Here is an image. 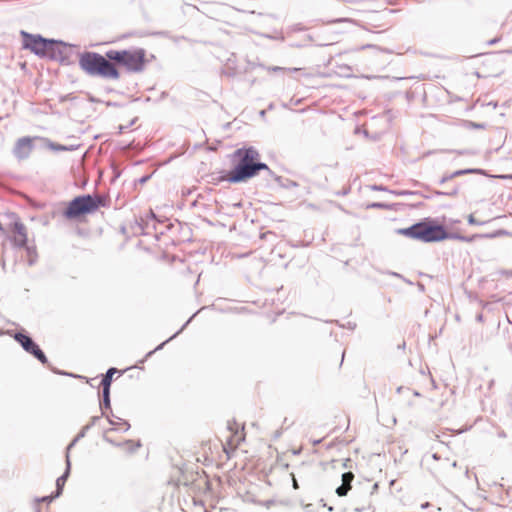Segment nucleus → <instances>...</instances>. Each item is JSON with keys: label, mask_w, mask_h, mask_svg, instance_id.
Instances as JSON below:
<instances>
[{"label": "nucleus", "mask_w": 512, "mask_h": 512, "mask_svg": "<svg viewBox=\"0 0 512 512\" xmlns=\"http://www.w3.org/2000/svg\"><path fill=\"white\" fill-rule=\"evenodd\" d=\"M233 158L237 160L235 167L228 173L227 180L231 183L247 181L261 170H268L265 163L260 162V154L254 147L237 149Z\"/></svg>", "instance_id": "f257e3e1"}, {"label": "nucleus", "mask_w": 512, "mask_h": 512, "mask_svg": "<svg viewBox=\"0 0 512 512\" xmlns=\"http://www.w3.org/2000/svg\"><path fill=\"white\" fill-rule=\"evenodd\" d=\"M79 67L88 75L117 80L120 72L107 56L96 52H84L79 55Z\"/></svg>", "instance_id": "f03ea898"}, {"label": "nucleus", "mask_w": 512, "mask_h": 512, "mask_svg": "<svg viewBox=\"0 0 512 512\" xmlns=\"http://www.w3.org/2000/svg\"><path fill=\"white\" fill-rule=\"evenodd\" d=\"M397 233L425 243L439 242L451 237L443 225L430 219L416 223L408 228L398 229Z\"/></svg>", "instance_id": "7ed1b4c3"}, {"label": "nucleus", "mask_w": 512, "mask_h": 512, "mask_svg": "<svg viewBox=\"0 0 512 512\" xmlns=\"http://www.w3.org/2000/svg\"><path fill=\"white\" fill-rule=\"evenodd\" d=\"M103 205L99 196L82 195L71 200L63 211V216L68 220L83 221L95 213Z\"/></svg>", "instance_id": "20e7f679"}, {"label": "nucleus", "mask_w": 512, "mask_h": 512, "mask_svg": "<svg viewBox=\"0 0 512 512\" xmlns=\"http://www.w3.org/2000/svg\"><path fill=\"white\" fill-rule=\"evenodd\" d=\"M109 60L122 65L129 72H141L146 63V51L142 48L133 50H109L106 52Z\"/></svg>", "instance_id": "39448f33"}, {"label": "nucleus", "mask_w": 512, "mask_h": 512, "mask_svg": "<svg viewBox=\"0 0 512 512\" xmlns=\"http://www.w3.org/2000/svg\"><path fill=\"white\" fill-rule=\"evenodd\" d=\"M23 37V46L39 56H46L52 50L54 41L42 38L39 35L21 32Z\"/></svg>", "instance_id": "423d86ee"}, {"label": "nucleus", "mask_w": 512, "mask_h": 512, "mask_svg": "<svg viewBox=\"0 0 512 512\" xmlns=\"http://www.w3.org/2000/svg\"><path fill=\"white\" fill-rule=\"evenodd\" d=\"M15 340L23 347L25 351L34 355L41 363H47V357L39 346L27 335L23 333H17L14 336Z\"/></svg>", "instance_id": "0eeeda50"}, {"label": "nucleus", "mask_w": 512, "mask_h": 512, "mask_svg": "<svg viewBox=\"0 0 512 512\" xmlns=\"http://www.w3.org/2000/svg\"><path fill=\"white\" fill-rule=\"evenodd\" d=\"M13 244L17 247H25L28 242L27 227L20 221H15L11 226Z\"/></svg>", "instance_id": "6e6552de"}, {"label": "nucleus", "mask_w": 512, "mask_h": 512, "mask_svg": "<svg viewBox=\"0 0 512 512\" xmlns=\"http://www.w3.org/2000/svg\"><path fill=\"white\" fill-rule=\"evenodd\" d=\"M36 139V137H22L17 140L15 147H14V155L20 159H27L33 150V141Z\"/></svg>", "instance_id": "1a4fd4ad"}, {"label": "nucleus", "mask_w": 512, "mask_h": 512, "mask_svg": "<svg viewBox=\"0 0 512 512\" xmlns=\"http://www.w3.org/2000/svg\"><path fill=\"white\" fill-rule=\"evenodd\" d=\"M354 475L351 472L344 473L342 476V485L337 488L336 493L339 496H346L348 491L351 489V481L353 480Z\"/></svg>", "instance_id": "9d476101"}, {"label": "nucleus", "mask_w": 512, "mask_h": 512, "mask_svg": "<svg viewBox=\"0 0 512 512\" xmlns=\"http://www.w3.org/2000/svg\"><path fill=\"white\" fill-rule=\"evenodd\" d=\"M501 236H512V234L510 232H508L507 230L499 229L493 233L475 234V235L471 236L470 238L461 237L460 239L465 240V241H472L476 238H496V237H501Z\"/></svg>", "instance_id": "9b49d317"}, {"label": "nucleus", "mask_w": 512, "mask_h": 512, "mask_svg": "<svg viewBox=\"0 0 512 512\" xmlns=\"http://www.w3.org/2000/svg\"><path fill=\"white\" fill-rule=\"evenodd\" d=\"M387 24L388 23L385 21L378 22V20L374 19V17L371 15V16H368L367 21H366V26H364V29H366L370 32H376V29L383 28Z\"/></svg>", "instance_id": "f8f14e48"}, {"label": "nucleus", "mask_w": 512, "mask_h": 512, "mask_svg": "<svg viewBox=\"0 0 512 512\" xmlns=\"http://www.w3.org/2000/svg\"><path fill=\"white\" fill-rule=\"evenodd\" d=\"M67 464H68V465H70V464H69V461H67ZM69 469H70V467H69V466H67V470H66L65 474H64V475H62V476H60V477L57 479V481H56V485H57V494H60V492H61V490H62L63 486L65 485V482H66L67 476H68V474H69Z\"/></svg>", "instance_id": "ddd939ff"}, {"label": "nucleus", "mask_w": 512, "mask_h": 512, "mask_svg": "<svg viewBox=\"0 0 512 512\" xmlns=\"http://www.w3.org/2000/svg\"><path fill=\"white\" fill-rule=\"evenodd\" d=\"M117 372L116 368H110L104 378L101 381L102 386H110L112 381V376Z\"/></svg>", "instance_id": "4468645a"}, {"label": "nucleus", "mask_w": 512, "mask_h": 512, "mask_svg": "<svg viewBox=\"0 0 512 512\" xmlns=\"http://www.w3.org/2000/svg\"><path fill=\"white\" fill-rule=\"evenodd\" d=\"M475 172V170H472V169H466V170H458V171H455L451 177H457V176H460V175H463V174H467V173H473Z\"/></svg>", "instance_id": "2eb2a0df"}, {"label": "nucleus", "mask_w": 512, "mask_h": 512, "mask_svg": "<svg viewBox=\"0 0 512 512\" xmlns=\"http://www.w3.org/2000/svg\"><path fill=\"white\" fill-rule=\"evenodd\" d=\"M467 219H468L469 224H471V225H480L481 224L480 222H478L475 219L473 214H470Z\"/></svg>", "instance_id": "dca6fc26"}, {"label": "nucleus", "mask_w": 512, "mask_h": 512, "mask_svg": "<svg viewBox=\"0 0 512 512\" xmlns=\"http://www.w3.org/2000/svg\"><path fill=\"white\" fill-rule=\"evenodd\" d=\"M102 387H103V395H104L105 399H108L110 386H102Z\"/></svg>", "instance_id": "f3484780"}, {"label": "nucleus", "mask_w": 512, "mask_h": 512, "mask_svg": "<svg viewBox=\"0 0 512 512\" xmlns=\"http://www.w3.org/2000/svg\"><path fill=\"white\" fill-rule=\"evenodd\" d=\"M470 126L474 127V128H484L483 125L481 124H475V123H470Z\"/></svg>", "instance_id": "a211bd4d"}, {"label": "nucleus", "mask_w": 512, "mask_h": 512, "mask_svg": "<svg viewBox=\"0 0 512 512\" xmlns=\"http://www.w3.org/2000/svg\"><path fill=\"white\" fill-rule=\"evenodd\" d=\"M293 487H294L295 489H298V487H299V486H298V483H297V481H296V479H295V478H293Z\"/></svg>", "instance_id": "6ab92c4d"}, {"label": "nucleus", "mask_w": 512, "mask_h": 512, "mask_svg": "<svg viewBox=\"0 0 512 512\" xmlns=\"http://www.w3.org/2000/svg\"><path fill=\"white\" fill-rule=\"evenodd\" d=\"M500 178H503V179H511V178H512V176L502 175V176H500Z\"/></svg>", "instance_id": "aec40b11"}, {"label": "nucleus", "mask_w": 512, "mask_h": 512, "mask_svg": "<svg viewBox=\"0 0 512 512\" xmlns=\"http://www.w3.org/2000/svg\"><path fill=\"white\" fill-rule=\"evenodd\" d=\"M320 442H321V440H314V441H313V445L315 446V445H317V444H318V443H320Z\"/></svg>", "instance_id": "412c9836"}, {"label": "nucleus", "mask_w": 512, "mask_h": 512, "mask_svg": "<svg viewBox=\"0 0 512 512\" xmlns=\"http://www.w3.org/2000/svg\"><path fill=\"white\" fill-rule=\"evenodd\" d=\"M368 48H377L375 45H367ZM363 48H366V46H364Z\"/></svg>", "instance_id": "4be33fe9"}, {"label": "nucleus", "mask_w": 512, "mask_h": 512, "mask_svg": "<svg viewBox=\"0 0 512 512\" xmlns=\"http://www.w3.org/2000/svg\"><path fill=\"white\" fill-rule=\"evenodd\" d=\"M223 450L228 454L226 446L223 445Z\"/></svg>", "instance_id": "5701e85b"}]
</instances>
